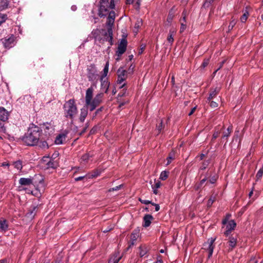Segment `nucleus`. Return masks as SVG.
I'll use <instances>...</instances> for the list:
<instances>
[{
    "mask_svg": "<svg viewBox=\"0 0 263 263\" xmlns=\"http://www.w3.org/2000/svg\"><path fill=\"white\" fill-rule=\"evenodd\" d=\"M202 185H200V184L199 183L198 184H196L194 186V189L196 191H198L200 190Z\"/></svg>",
    "mask_w": 263,
    "mask_h": 263,
    "instance_id": "774afa93",
    "label": "nucleus"
},
{
    "mask_svg": "<svg viewBox=\"0 0 263 263\" xmlns=\"http://www.w3.org/2000/svg\"><path fill=\"white\" fill-rule=\"evenodd\" d=\"M103 97V92L98 93L95 97L91 101V103L88 105L89 109L90 111L94 110L102 102Z\"/></svg>",
    "mask_w": 263,
    "mask_h": 263,
    "instance_id": "9d476101",
    "label": "nucleus"
},
{
    "mask_svg": "<svg viewBox=\"0 0 263 263\" xmlns=\"http://www.w3.org/2000/svg\"><path fill=\"white\" fill-rule=\"evenodd\" d=\"M18 182L22 186L33 185L37 190H39V186H44V179L41 176L35 175L34 177L21 178Z\"/></svg>",
    "mask_w": 263,
    "mask_h": 263,
    "instance_id": "20e7f679",
    "label": "nucleus"
},
{
    "mask_svg": "<svg viewBox=\"0 0 263 263\" xmlns=\"http://www.w3.org/2000/svg\"><path fill=\"white\" fill-rule=\"evenodd\" d=\"M175 33V31L173 29H170L167 37V41L171 45H172L174 42V35Z\"/></svg>",
    "mask_w": 263,
    "mask_h": 263,
    "instance_id": "bb28decb",
    "label": "nucleus"
},
{
    "mask_svg": "<svg viewBox=\"0 0 263 263\" xmlns=\"http://www.w3.org/2000/svg\"><path fill=\"white\" fill-rule=\"evenodd\" d=\"M87 176H88V174L87 175H86L85 176H80V177H76L74 178V180L76 181H81V180H83L84 178H85Z\"/></svg>",
    "mask_w": 263,
    "mask_h": 263,
    "instance_id": "6e6d98bb",
    "label": "nucleus"
},
{
    "mask_svg": "<svg viewBox=\"0 0 263 263\" xmlns=\"http://www.w3.org/2000/svg\"><path fill=\"white\" fill-rule=\"evenodd\" d=\"M97 129H98L97 126L93 127L90 130V134H91V135L95 134L96 133Z\"/></svg>",
    "mask_w": 263,
    "mask_h": 263,
    "instance_id": "bf43d9fd",
    "label": "nucleus"
},
{
    "mask_svg": "<svg viewBox=\"0 0 263 263\" xmlns=\"http://www.w3.org/2000/svg\"><path fill=\"white\" fill-rule=\"evenodd\" d=\"M86 76L89 81L92 82L97 81L99 74L95 64H91L87 66Z\"/></svg>",
    "mask_w": 263,
    "mask_h": 263,
    "instance_id": "423d86ee",
    "label": "nucleus"
},
{
    "mask_svg": "<svg viewBox=\"0 0 263 263\" xmlns=\"http://www.w3.org/2000/svg\"><path fill=\"white\" fill-rule=\"evenodd\" d=\"M50 159L49 156H44L42 159V163L45 166V163L49 161Z\"/></svg>",
    "mask_w": 263,
    "mask_h": 263,
    "instance_id": "8fccbe9b",
    "label": "nucleus"
},
{
    "mask_svg": "<svg viewBox=\"0 0 263 263\" xmlns=\"http://www.w3.org/2000/svg\"><path fill=\"white\" fill-rule=\"evenodd\" d=\"M105 170L103 167L99 166L96 169L93 170L92 172L90 174H88V178L89 179H92L93 178H96L98 176H99L102 173H103Z\"/></svg>",
    "mask_w": 263,
    "mask_h": 263,
    "instance_id": "f3484780",
    "label": "nucleus"
},
{
    "mask_svg": "<svg viewBox=\"0 0 263 263\" xmlns=\"http://www.w3.org/2000/svg\"><path fill=\"white\" fill-rule=\"evenodd\" d=\"M8 221L4 218H0V232H5L8 229Z\"/></svg>",
    "mask_w": 263,
    "mask_h": 263,
    "instance_id": "412c9836",
    "label": "nucleus"
},
{
    "mask_svg": "<svg viewBox=\"0 0 263 263\" xmlns=\"http://www.w3.org/2000/svg\"><path fill=\"white\" fill-rule=\"evenodd\" d=\"M0 43H2L5 49H9L14 46L15 44V37L14 35L11 34L10 36H6L0 40Z\"/></svg>",
    "mask_w": 263,
    "mask_h": 263,
    "instance_id": "1a4fd4ad",
    "label": "nucleus"
},
{
    "mask_svg": "<svg viewBox=\"0 0 263 263\" xmlns=\"http://www.w3.org/2000/svg\"><path fill=\"white\" fill-rule=\"evenodd\" d=\"M152 219H153L152 215L149 214L145 215L143 217V227L145 228L149 227L151 224V221Z\"/></svg>",
    "mask_w": 263,
    "mask_h": 263,
    "instance_id": "b1692460",
    "label": "nucleus"
},
{
    "mask_svg": "<svg viewBox=\"0 0 263 263\" xmlns=\"http://www.w3.org/2000/svg\"><path fill=\"white\" fill-rule=\"evenodd\" d=\"M38 211H39V207L37 205H36V206L32 205V206H30V208L28 209V211L27 213H26V215L28 218L32 219L36 215V214L38 212Z\"/></svg>",
    "mask_w": 263,
    "mask_h": 263,
    "instance_id": "dca6fc26",
    "label": "nucleus"
},
{
    "mask_svg": "<svg viewBox=\"0 0 263 263\" xmlns=\"http://www.w3.org/2000/svg\"><path fill=\"white\" fill-rule=\"evenodd\" d=\"M93 88L92 86L90 87L86 90L85 95V105L88 106L91 103L92 99Z\"/></svg>",
    "mask_w": 263,
    "mask_h": 263,
    "instance_id": "2eb2a0df",
    "label": "nucleus"
},
{
    "mask_svg": "<svg viewBox=\"0 0 263 263\" xmlns=\"http://www.w3.org/2000/svg\"><path fill=\"white\" fill-rule=\"evenodd\" d=\"M210 104V106L212 108H216L218 107V103L215 101L211 100L210 101H208Z\"/></svg>",
    "mask_w": 263,
    "mask_h": 263,
    "instance_id": "09e8293b",
    "label": "nucleus"
},
{
    "mask_svg": "<svg viewBox=\"0 0 263 263\" xmlns=\"http://www.w3.org/2000/svg\"><path fill=\"white\" fill-rule=\"evenodd\" d=\"M66 135L64 134H59L55 138L54 143L56 144L59 145L63 143V140H65Z\"/></svg>",
    "mask_w": 263,
    "mask_h": 263,
    "instance_id": "a878e982",
    "label": "nucleus"
},
{
    "mask_svg": "<svg viewBox=\"0 0 263 263\" xmlns=\"http://www.w3.org/2000/svg\"><path fill=\"white\" fill-rule=\"evenodd\" d=\"M145 48V45H141V48L139 51V54H141L143 53L144 49Z\"/></svg>",
    "mask_w": 263,
    "mask_h": 263,
    "instance_id": "338daca9",
    "label": "nucleus"
},
{
    "mask_svg": "<svg viewBox=\"0 0 263 263\" xmlns=\"http://www.w3.org/2000/svg\"><path fill=\"white\" fill-rule=\"evenodd\" d=\"M219 134H220V131H219V130H217V131L215 130V132H214V134H213V136H212V141H213L214 140L216 139L219 136Z\"/></svg>",
    "mask_w": 263,
    "mask_h": 263,
    "instance_id": "3c124183",
    "label": "nucleus"
},
{
    "mask_svg": "<svg viewBox=\"0 0 263 263\" xmlns=\"http://www.w3.org/2000/svg\"><path fill=\"white\" fill-rule=\"evenodd\" d=\"M20 140L26 146H38L42 149L41 144L44 140L42 137V129L35 124L31 123L27 132L20 138Z\"/></svg>",
    "mask_w": 263,
    "mask_h": 263,
    "instance_id": "f257e3e1",
    "label": "nucleus"
},
{
    "mask_svg": "<svg viewBox=\"0 0 263 263\" xmlns=\"http://www.w3.org/2000/svg\"><path fill=\"white\" fill-rule=\"evenodd\" d=\"M121 185H120L117 186H116L115 187L110 188L108 190V192H112V191H118L119 190H120L121 189Z\"/></svg>",
    "mask_w": 263,
    "mask_h": 263,
    "instance_id": "13d9d810",
    "label": "nucleus"
},
{
    "mask_svg": "<svg viewBox=\"0 0 263 263\" xmlns=\"http://www.w3.org/2000/svg\"><path fill=\"white\" fill-rule=\"evenodd\" d=\"M99 36L102 39L101 41H98L99 43L104 44L105 42H108L109 43L108 48L113 45V31L110 28H107V31L103 29L102 35H100Z\"/></svg>",
    "mask_w": 263,
    "mask_h": 263,
    "instance_id": "0eeeda50",
    "label": "nucleus"
},
{
    "mask_svg": "<svg viewBox=\"0 0 263 263\" xmlns=\"http://www.w3.org/2000/svg\"><path fill=\"white\" fill-rule=\"evenodd\" d=\"M218 178V176L217 175H214L213 176H210L209 182L212 183H215Z\"/></svg>",
    "mask_w": 263,
    "mask_h": 263,
    "instance_id": "49530a36",
    "label": "nucleus"
},
{
    "mask_svg": "<svg viewBox=\"0 0 263 263\" xmlns=\"http://www.w3.org/2000/svg\"><path fill=\"white\" fill-rule=\"evenodd\" d=\"M214 1L215 0H205L202 4V7L204 9L209 8Z\"/></svg>",
    "mask_w": 263,
    "mask_h": 263,
    "instance_id": "c9c22d12",
    "label": "nucleus"
},
{
    "mask_svg": "<svg viewBox=\"0 0 263 263\" xmlns=\"http://www.w3.org/2000/svg\"><path fill=\"white\" fill-rule=\"evenodd\" d=\"M103 32V29H93L91 32V34L92 37L94 38L96 41H101V39L100 37V35H102V33Z\"/></svg>",
    "mask_w": 263,
    "mask_h": 263,
    "instance_id": "4be33fe9",
    "label": "nucleus"
},
{
    "mask_svg": "<svg viewBox=\"0 0 263 263\" xmlns=\"http://www.w3.org/2000/svg\"><path fill=\"white\" fill-rule=\"evenodd\" d=\"M139 201L142 204H152V202L151 201L148 200H143L141 198L139 199Z\"/></svg>",
    "mask_w": 263,
    "mask_h": 263,
    "instance_id": "603ef678",
    "label": "nucleus"
},
{
    "mask_svg": "<svg viewBox=\"0 0 263 263\" xmlns=\"http://www.w3.org/2000/svg\"><path fill=\"white\" fill-rule=\"evenodd\" d=\"M58 166V163L53 160V159L50 158L46 163H45V168L46 169L53 168L55 169Z\"/></svg>",
    "mask_w": 263,
    "mask_h": 263,
    "instance_id": "5701e85b",
    "label": "nucleus"
},
{
    "mask_svg": "<svg viewBox=\"0 0 263 263\" xmlns=\"http://www.w3.org/2000/svg\"><path fill=\"white\" fill-rule=\"evenodd\" d=\"M88 106L86 105L83 107L80 110V116L79 117V120L81 123H83L88 115Z\"/></svg>",
    "mask_w": 263,
    "mask_h": 263,
    "instance_id": "aec40b11",
    "label": "nucleus"
},
{
    "mask_svg": "<svg viewBox=\"0 0 263 263\" xmlns=\"http://www.w3.org/2000/svg\"><path fill=\"white\" fill-rule=\"evenodd\" d=\"M236 227V223L234 220H229L226 226V229L234 230Z\"/></svg>",
    "mask_w": 263,
    "mask_h": 263,
    "instance_id": "2f4dec72",
    "label": "nucleus"
},
{
    "mask_svg": "<svg viewBox=\"0 0 263 263\" xmlns=\"http://www.w3.org/2000/svg\"><path fill=\"white\" fill-rule=\"evenodd\" d=\"M120 0H100L99 3L98 15L100 17H104L108 15L106 24L107 28L112 29L116 14L113 10L115 8L116 4Z\"/></svg>",
    "mask_w": 263,
    "mask_h": 263,
    "instance_id": "f03ea898",
    "label": "nucleus"
},
{
    "mask_svg": "<svg viewBox=\"0 0 263 263\" xmlns=\"http://www.w3.org/2000/svg\"><path fill=\"white\" fill-rule=\"evenodd\" d=\"M186 25L185 24H183V23H181L180 29V33L183 32L184 30L185 29Z\"/></svg>",
    "mask_w": 263,
    "mask_h": 263,
    "instance_id": "e2e57ef3",
    "label": "nucleus"
},
{
    "mask_svg": "<svg viewBox=\"0 0 263 263\" xmlns=\"http://www.w3.org/2000/svg\"><path fill=\"white\" fill-rule=\"evenodd\" d=\"M142 24V21L141 19H138L136 23L135 24V28L137 30L140 27Z\"/></svg>",
    "mask_w": 263,
    "mask_h": 263,
    "instance_id": "de8ad7c7",
    "label": "nucleus"
},
{
    "mask_svg": "<svg viewBox=\"0 0 263 263\" xmlns=\"http://www.w3.org/2000/svg\"><path fill=\"white\" fill-rule=\"evenodd\" d=\"M249 15L248 11L246 10L242 15L240 17V21L242 23H245Z\"/></svg>",
    "mask_w": 263,
    "mask_h": 263,
    "instance_id": "a19ab883",
    "label": "nucleus"
},
{
    "mask_svg": "<svg viewBox=\"0 0 263 263\" xmlns=\"http://www.w3.org/2000/svg\"><path fill=\"white\" fill-rule=\"evenodd\" d=\"M152 205L155 206V211H158L159 210H160V206L158 204H157V203H155L154 202H152Z\"/></svg>",
    "mask_w": 263,
    "mask_h": 263,
    "instance_id": "69168bd1",
    "label": "nucleus"
},
{
    "mask_svg": "<svg viewBox=\"0 0 263 263\" xmlns=\"http://www.w3.org/2000/svg\"><path fill=\"white\" fill-rule=\"evenodd\" d=\"M232 130H233V127L232 125H231V126H229L227 128L226 131H225L223 133L222 139H226V142H228V138L230 136L231 133L232 132Z\"/></svg>",
    "mask_w": 263,
    "mask_h": 263,
    "instance_id": "393cba45",
    "label": "nucleus"
},
{
    "mask_svg": "<svg viewBox=\"0 0 263 263\" xmlns=\"http://www.w3.org/2000/svg\"><path fill=\"white\" fill-rule=\"evenodd\" d=\"M215 200H216L215 196H211L208 201V203H207L208 207H211L212 206V205L213 204V203H214V202L215 201Z\"/></svg>",
    "mask_w": 263,
    "mask_h": 263,
    "instance_id": "c03bdc74",
    "label": "nucleus"
},
{
    "mask_svg": "<svg viewBox=\"0 0 263 263\" xmlns=\"http://www.w3.org/2000/svg\"><path fill=\"white\" fill-rule=\"evenodd\" d=\"M231 216V215L230 214H227L224 218L222 220V224L223 225H226L229 222V220Z\"/></svg>",
    "mask_w": 263,
    "mask_h": 263,
    "instance_id": "a18cd8bd",
    "label": "nucleus"
},
{
    "mask_svg": "<svg viewBox=\"0 0 263 263\" xmlns=\"http://www.w3.org/2000/svg\"><path fill=\"white\" fill-rule=\"evenodd\" d=\"M119 43L117 49L116 51V55L118 57H121L122 54L126 51L127 46V41L126 39V35L124 36Z\"/></svg>",
    "mask_w": 263,
    "mask_h": 263,
    "instance_id": "9b49d317",
    "label": "nucleus"
},
{
    "mask_svg": "<svg viewBox=\"0 0 263 263\" xmlns=\"http://www.w3.org/2000/svg\"><path fill=\"white\" fill-rule=\"evenodd\" d=\"M13 165L14 167L18 170H21L23 168L22 161L21 160H17L13 162Z\"/></svg>",
    "mask_w": 263,
    "mask_h": 263,
    "instance_id": "e433bc0d",
    "label": "nucleus"
},
{
    "mask_svg": "<svg viewBox=\"0 0 263 263\" xmlns=\"http://www.w3.org/2000/svg\"><path fill=\"white\" fill-rule=\"evenodd\" d=\"M220 91V87H216L214 88H211L210 90L209 96L207 98V102L210 101L214 98H215Z\"/></svg>",
    "mask_w": 263,
    "mask_h": 263,
    "instance_id": "a211bd4d",
    "label": "nucleus"
},
{
    "mask_svg": "<svg viewBox=\"0 0 263 263\" xmlns=\"http://www.w3.org/2000/svg\"><path fill=\"white\" fill-rule=\"evenodd\" d=\"M216 238H211L210 239H209L207 242L204 243V246H207V248H205L208 252V258H210L213 254V250L214 249V245H213L214 241H215Z\"/></svg>",
    "mask_w": 263,
    "mask_h": 263,
    "instance_id": "ddd939ff",
    "label": "nucleus"
},
{
    "mask_svg": "<svg viewBox=\"0 0 263 263\" xmlns=\"http://www.w3.org/2000/svg\"><path fill=\"white\" fill-rule=\"evenodd\" d=\"M118 102L119 103V108H121L122 106H123L126 103H128V101L126 102H121L119 101V100H118Z\"/></svg>",
    "mask_w": 263,
    "mask_h": 263,
    "instance_id": "0e129e2a",
    "label": "nucleus"
},
{
    "mask_svg": "<svg viewBox=\"0 0 263 263\" xmlns=\"http://www.w3.org/2000/svg\"><path fill=\"white\" fill-rule=\"evenodd\" d=\"M134 66H133V65H131L129 66L128 71H127V74H132L134 72Z\"/></svg>",
    "mask_w": 263,
    "mask_h": 263,
    "instance_id": "4d7b16f0",
    "label": "nucleus"
},
{
    "mask_svg": "<svg viewBox=\"0 0 263 263\" xmlns=\"http://www.w3.org/2000/svg\"><path fill=\"white\" fill-rule=\"evenodd\" d=\"M92 157V155H90L89 153H87L83 155L81 157V161L86 163L88 161L89 159Z\"/></svg>",
    "mask_w": 263,
    "mask_h": 263,
    "instance_id": "72a5a7b5",
    "label": "nucleus"
},
{
    "mask_svg": "<svg viewBox=\"0 0 263 263\" xmlns=\"http://www.w3.org/2000/svg\"><path fill=\"white\" fill-rule=\"evenodd\" d=\"M175 7L174 6L169 11V13L167 16V20L172 21L174 17V13H175V10H174Z\"/></svg>",
    "mask_w": 263,
    "mask_h": 263,
    "instance_id": "79ce46f5",
    "label": "nucleus"
},
{
    "mask_svg": "<svg viewBox=\"0 0 263 263\" xmlns=\"http://www.w3.org/2000/svg\"><path fill=\"white\" fill-rule=\"evenodd\" d=\"M88 126H89V125H88V123H86V124H85V127L83 129V130H82V131L79 133V135H80V136L82 135L83 134H84V133L86 132V130H87V128L88 127Z\"/></svg>",
    "mask_w": 263,
    "mask_h": 263,
    "instance_id": "5fc2aeb1",
    "label": "nucleus"
},
{
    "mask_svg": "<svg viewBox=\"0 0 263 263\" xmlns=\"http://www.w3.org/2000/svg\"><path fill=\"white\" fill-rule=\"evenodd\" d=\"M233 230L230 229H226V231L224 232V235L226 237H228L231 234Z\"/></svg>",
    "mask_w": 263,
    "mask_h": 263,
    "instance_id": "680f3d73",
    "label": "nucleus"
},
{
    "mask_svg": "<svg viewBox=\"0 0 263 263\" xmlns=\"http://www.w3.org/2000/svg\"><path fill=\"white\" fill-rule=\"evenodd\" d=\"M164 125L163 123L162 119L160 120V122L156 126V129L158 130V134H160L161 130L164 128Z\"/></svg>",
    "mask_w": 263,
    "mask_h": 263,
    "instance_id": "ea45409f",
    "label": "nucleus"
},
{
    "mask_svg": "<svg viewBox=\"0 0 263 263\" xmlns=\"http://www.w3.org/2000/svg\"><path fill=\"white\" fill-rule=\"evenodd\" d=\"M139 232L140 229L137 228L135 229L132 233L130 235V239L128 242V243H129V247H132L136 244V242L139 237Z\"/></svg>",
    "mask_w": 263,
    "mask_h": 263,
    "instance_id": "4468645a",
    "label": "nucleus"
},
{
    "mask_svg": "<svg viewBox=\"0 0 263 263\" xmlns=\"http://www.w3.org/2000/svg\"><path fill=\"white\" fill-rule=\"evenodd\" d=\"M139 256L141 257H143L146 254V253L147 252V249L146 247H145V246H140L139 247Z\"/></svg>",
    "mask_w": 263,
    "mask_h": 263,
    "instance_id": "473e14b6",
    "label": "nucleus"
},
{
    "mask_svg": "<svg viewBox=\"0 0 263 263\" xmlns=\"http://www.w3.org/2000/svg\"><path fill=\"white\" fill-rule=\"evenodd\" d=\"M155 189H158L160 187L161 182L159 181H157L154 185H153Z\"/></svg>",
    "mask_w": 263,
    "mask_h": 263,
    "instance_id": "052dcab7",
    "label": "nucleus"
},
{
    "mask_svg": "<svg viewBox=\"0 0 263 263\" xmlns=\"http://www.w3.org/2000/svg\"><path fill=\"white\" fill-rule=\"evenodd\" d=\"M237 22V19L234 17V16H232L231 17V21L229 23V26H228V32H230L231 31L233 27L235 26Z\"/></svg>",
    "mask_w": 263,
    "mask_h": 263,
    "instance_id": "7c9ffc66",
    "label": "nucleus"
},
{
    "mask_svg": "<svg viewBox=\"0 0 263 263\" xmlns=\"http://www.w3.org/2000/svg\"><path fill=\"white\" fill-rule=\"evenodd\" d=\"M209 63V59H205L203 62H202L201 67L202 68H205L208 66V65Z\"/></svg>",
    "mask_w": 263,
    "mask_h": 263,
    "instance_id": "864d4df0",
    "label": "nucleus"
},
{
    "mask_svg": "<svg viewBox=\"0 0 263 263\" xmlns=\"http://www.w3.org/2000/svg\"><path fill=\"white\" fill-rule=\"evenodd\" d=\"M121 258V257H118V254L116 253L110 258L108 263H118Z\"/></svg>",
    "mask_w": 263,
    "mask_h": 263,
    "instance_id": "c756f323",
    "label": "nucleus"
},
{
    "mask_svg": "<svg viewBox=\"0 0 263 263\" xmlns=\"http://www.w3.org/2000/svg\"><path fill=\"white\" fill-rule=\"evenodd\" d=\"M108 67H109V62L107 61L106 63V64L103 69V73L102 75L101 76L100 78L105 79V78L107 76L108 72Z\"/></svg>",
    "mask_w": 263,
    "mask_h": 263,
    "instance_id": "f704fd0d",
    "label": "nucleus"
},
{
    "mask_svg": "<svg viewBox=\"0 0 263 263\" xmlns=\"http://www.w3.org/2000/svg\"><path fill=\"white\" fill-rule=\"evenodd\" d=\"M9 1L8 0H1L0 2V11H3L8 7Z\"/></svg>",
    "mask_w": 263,
    "mask_h": 263,
    "instance_id": "c85d7f7f",
    "label": "nucleus"
},
{
    "mask_svg": "<svg viewBox=\"0 0 263 263\" xmlns=\"http://www.w3.org/2000/svg\"><path fill=\"white\" fill-rule=\"evenodd\" d=\"M9 112L3 107H0V132L5 133V123L8 120Z\"/></svg>",
    "mask_w": 263,
    "mask_h": 263,
    "instance_id": "6e6552de",
    "label": "nucleus"
},
{
    "mask_svg": "<svg viewBox=\"0 0 263 263\" xmlns=\"http://www.w3.org/2000/svg\"><path fill=\"white\" fill-rule=\"evenodd\" d=\"M43 125L45 126L44 129V133L42 132V137L44 140L41 144L42 149L49 148L48 141L50 140L51 135L54 131V127L49 123H44Z\"/></svg>",
    "mask_w": 263,
    "mask_h": 263,
    "instance_id": "39448f33",
    "label": "nucleus"
},
{
    "mask_svg": "<svg viewBox=\"0 0 263 263\" xmlns=\"http://www.w3.org/2000/svg\"><path fill=\"white\" fill-rule=\"evenodd\" d=\"M64 117L71 120V123H72L74 117L78 112V108L74 99H71L66 101L63 105Z\"/></svg>",
    "mask_w": 263,
    "mask_h": 263,
    "instance_id": "7ed1b4c3",
    "label": "nucleus"
},
{
    "mask_svg": "<svg viewBox=\"0 0 263 263\" xmlns=\"http://www.w3.org/2000/svg\"><path fill=\"white\" fill-rule=\"evenodd\" d=\"M118 79L117 84H121L127 78V71L123 69V67H120L117 70Z\"/></svg>",
    "mask_w": 263,
    "mask_h": 263,
    "instance_id": "f8f14e48",
    "label": "nucleus"
},
{
    "mask_svg": "<svg viewBox=\"0 0 263 263\" xmlns=\"http://www.w3.org/2000/svg\"><path fill=\"white\" fill-rule=\"evenodd\" d=\"M210 163V160L209 159L206 161H203L202 163H201V165L199 168V171H204L205 170L207 167L208 166V165H209Z\"/></svg>",
    "mask_w": 263,
    "mask_h": 263,
    "instance_id": "4c0bfd02",
    "label": "nucleus"
},
{
    "mask_svg": "<svg viewBox=\"0 0 263 263\" xmlns=\"http://www.w3.org/2000/svg\"><path fill=\"white\" fill-rule=\"evenodd\" d=\"M7 18L8 16L7 14L0 13V26L4 23Z\"/></svg>",
    "mask_w": 263,
    "mask_h": 263,
    "instance_id": "37998d69",
    "label": "nucleus"
},
{
    "mask_svg": "<svg viewBox=\"0 0 263 263\" xmlns=\"http://www.w3.org/2000/svg\"><path fill=\"white\" fill-rule=\"evenodd\" d=\"M101 81V90L103 91L104 93H107L110 86V82L107 79L100 78Z\"/></svg>",
    "mask_w": 263,
    "mask_h": 263,
    "instance_id": "6ab92c4d",
    "label": "nucleus"
},
{
    "mask_svg": "<svg viewBox=\"0 0 263 263\" xmlns=\"http://www.w3.org/2000/svg\"><path fill=\"white\" fill-rule=\"evenodd\" d=\"M229 245L231 248V250L234 248L237 243V239L234 237L231 236L229 237Z\"/></svg>",
    "mask_w": 263,
    "mask_h": 263,
    "instance_id": "cd10ccee",
    "label": "nucleus"
},
{
    "mask_svg": "<svg viewBox=\"0 0 263 263\" xmlns=\"http://www.w3.org/2000/svg\"><path fill=\"white\" fill-rule=\"evenodd\" d=\"M169 172L163 171H162L160 175L159 179L161 180H165L168 176Z\"/></svg>",
    "mask_w": 263,
    "mask_h": 263,
    "instance_id": "58836bf2",
    "label": "nucleus"
}]
</instances>
